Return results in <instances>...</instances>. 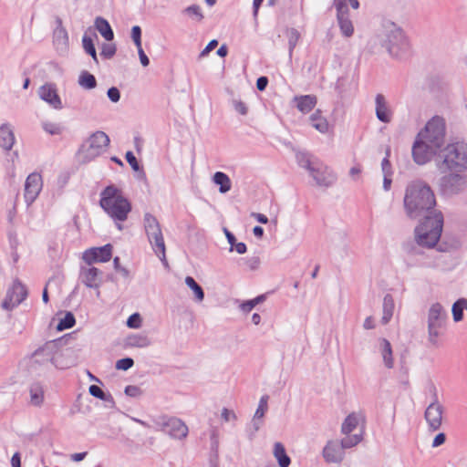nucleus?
Instances as JSON below:
<instances>
[{
	"label": "nucleus",
	"instance_id": "nucleus-17",
	"mask_svg": "<svg viewBox=\"0 0 467 467\" xmlns=\"http://www.w3.org/2000/svg\"><path fill=\"white\" fill-rule=\"evenodd\" d=\"M43 186L42 177L39 173L29 174L25 183V200L27 205L32 204L37 198Z\"/></svg>",
	"mask_w": 467,
	"mask_h": 467
},
{
	"label": "nucleus",
	"instance_id": "nucleus-59",
	"mask_svg": "<svg viewBox=\"0 0 467 467\" xmlns=\"http://www.w3.org/2000/svg\"><path fill=\"white\" fill-rule=\"evenodd\" d=\"M246 265L251 270H255L260 265V258L258 256H254L246 260Z\"/></svg>",
	"mask_w": 467,
	"mask_h": 467
},
{
	"label": "nucleus",
	"instance_id": "nucleus-7",
	"mask_svg": "<svg viewBox=\"0 0 467 467\" xmlns=\"http://www.w3.org/2000/svg\"><path fill=\"white\" fill-rule=\"evenodd\" d=\"M143 224L148 240L157 256L167 265L165 243L159 221L150 213H146Z\"/></svg>",
	"mask_w": 467,
	"mask_h": 467
},
{
	"label": "nucleus",
	"instance_id": "nucleus-5",
	"mask_svg": "<svg viewBox=\"0 0 467 467\" xmlns=\"http://www.w3.org/2000/svg\"><path fill=\"white\" fill-rule=\"evenodd\" d=\"M379 44L395 58H406L410 54V44L403 30L391 21H385L378 34Z\"/></svg>",
	"mask_w": 467,
	"mask_h": 467
},
{
	"label": "nucleus",
	"instance_id": "nucleus-31",
	"mask_svg": "<svg viewBox=\"0 0 467 467\" xmlns=\"http://www.w3.org/2000/svg\"><path fill=\"white\" fill-rule=\"evenodd\" d=\"M95 27L107 41L113 39L114 33L109 22L103 17L99 16L95 19Z\"/></svg>",
	"mask_w": 467,
	"mask_h": 467
},
{
	"label": "nucleus",
	"instance_id": "nucleus-8",
	"mask_svg": "<svg viewBox=\"0 0 467 467\" xmlns=\"http://www.w3.org/2000/svg\"><path fill=\"white\" fill-rule=\"evenodd\" d=\"M442 163L451 171H467V146L462 143L447 145L441 151Z\"/></svg>",
	"mask_w": 467,
	"mask_h": 467
},
{
	"label": "nucleus",
	"instance_id": "nucleus-39",
	"mask_svg": "<svg viewBox=\"0 0 467 467\" xmlns=\"http://www.w3.org/2000/svg\"><path fill=\"white\" fill-rule=\"evenodd\" d=\"M286 36L288 39V54L291 58L300 38V33L296 28H289L286 30Z\"/></svg>",
	"mask_w": 467,
	"mask_h": 467
},
{
	"label": "nucleus",
	"instance_id": "nucleus-56",
	"mask_svg": "<svg viewBox=\"0 0 467 467\" xmlns=\"http://www.w3.org/2000/svg\"><path fill=\"white\" fill-rule=\"evenodd\" d=\"M234 109L239 112L241 115H246L248 109L244 102L241 100H234L233 101Z\"/></svg>",
	"mask_w": 467,
	"mask_h": 467
},
{
	"label": "nucleus",
	"instance_id": "nucleus-45",
	"mask_svg": "<svg viewBox=\"0 0 467 467\" xmlns=\"http://www.w3.org/2000/svg\"><path fill=\"white\" fill-rule=\"evenodd\" d=\"M183 13L196 19L197 21H201L203 18V16L201 11V7L197 5H192L188 6L183 10Z\"/></svg>",
	"mask_w": 467,
	"mask_h": 467
},
{
	"label": "nucleus",
	"instance_id": "nucleus-4",
	"mask_svg": "<svg viewBox=\"0 0 467 467\" xmlns=\"http://www.w3.org/2000/svg\"><path fill=\"white\" fill-rule=\"evenodd\" d=\"M99 204L121 231L123 229L121 223L128 219L131 211V203L124 197L122 192L114 185L106 187L100 193Z\"/></svg>",
	"mask_w": 467,
	"mask_h": 467
},
{
	"label": "nucleus",
	"instance_id": "nucleus-43",
	"mask_svg": "<svg viewBox=\"0 0 467 467\" xmlns=\"http://www.w3.org/2000/svg\"><path fill=\"white\" fill-rule=\"evenodd\" d=\"M75 317L72 313L67 312L57 326L58 331L71 328L75 325Z\"/></svg>",
	"mask_w": 467,
	"mask_h": 467
},
{
	"label": "nucleus",
	"instance_id": "nucleus-36",
	"mask_svg": "<svg viewBox=\"0 0 467 467\" xmlns=\"http://www.w3.org/2000/svg\"><path fill=\"white\" fill-rule=\"evenodd\" d=\"M30 403L34 406H41L44 401V390L40 384L36 383L30 387Z\"/></svg>",
	"mask_w": 467,
	"mask_h": 467
},
{
	"label": "nucleus",
	"instance_id": "nucleus-44",
	"mask_svg": "<svg viewBox=\"0 0 467 467\" xmlns=\"http://www.w3.org/2000/svg\"><path fill=\"white\" fill-rule=\"evenodd\" d=\"M88 391H89L90 395H92L95 398L114 403L113 398L111 397V395H109V394L106 395L104 393V391L97 385H91L88 389Z\"/></svg>",
	"mask_w": 467,
	"mask_h": 467
},
{
	"label": "nucleus",
	"instance_id": "nucleus-42",
	"mask_svg": "<svg viewBox=\"0 0 467 467\" xmlns=\"http://www.w3.org/2000/svg\"><path fill=\"white\" fill-rule=\"evenodd\" d=\"M348 2L354 9H358L359 6V3L358 0H334L337 14L340 12H348Z\"/></svg>",
	"mask_w": 467,
	"mask_h": 467
},
{
	"label": "nucleus",
	"instance_id": "nucleus-26",
	"mask_svg": "<svg viewBox=\"0 0 467 467\" xmlns=\"http://www.w3.org/2000/svg\"><path fill=\"white\" fill-rule=\"evenodd\" d=\"M379 350L383 358L384 365L388 368H392L394 360L392 357V348L389 341L386 338L379 339Z\"/></svg>",
	"mask_w": 467,
	"mask_h": 467
},
{
	"label": "nucleus",
	"instance_id": "nucleus-27",
	"mask_svg": "<svg viewBox=\"0 0 467 467\" xmlns=\"http://www.w3.org/2000/svg\"><path fill=\"white\" fill-rule=\"evenodd\" d=\"M268 399L269 397L267 395H264L259 400L258 408L256 409L253 418V425L255 431L259 430L262 423L261 420L268 410Z\"/></svg>",
	"mask_w": 467,
	"mask_h": 467
},
{
	"label": "nucleus",
	"instance_id": "nucleus-3",
	"mask_svg": "<svg viewBox=\"0 0 467 467\" xmlns=\"http://www.w3.org/2000/svg\"><path fill=\"white\" fill-rule=\"evenodd\" d=\"M62 343V338L50 340L36 349L29 358V371L33 374H40L51 367L57 368L69 367V363L60 360L64 355L61 349Z\"/></svg>",
	"mask_w": 467,
	"mask_h": 467
},
{
	"label": "nucleus",
	"instance_id": "nucleus-47",
	"mask_svg": "<svg viewBox=\"0 0 467 467\" xmlns=\"http://www.w3.org/2000/svg\"><path fill=\"white\" fill-rule=\"evenodd\" d=\"M43 129L46 132L51 135H58L63 130V128L59 124L53 122H44Z\"/></svg>",
	"mask_w": 467,
	"mask_h": 467
},
{
	"label": "nucleus",
	"instance_id": "nucleus-14",
	"mask_svg": "<svg viewBox=\"0 0 467 467\" xmlns=\"http://www.w3.org/2000/svg\"><path fill=\"white\" fill-rule=\"evenodd\" d=\"M309 175L313 178L316 184L319 187H329L336 181L334 172L322 161L316 164L315 168L309 171Z\"/></svg>",
	"mask_w": 467,
	"mask_h": 467
},
{
	"label": "nucleus",
	"instance_id": "nucleus-30",
	"mask_svg": "<svg viewBox=\"0 0 467 467\" xmlns=\"http://www.w3.org/2000/svg\"><path fill=\"white\" fill-rule=\"evenodd\" d=\"M273 454L280 467L289 466L291 460L285 452V446L281 442L277 441L274 444Z\"/></svg>",
	"mask_w": 467,
	"mask_h": 467
},
{
	"label": "nucleus",
	"instance_id": "nucleus-54",
	"mask_svg": "<svg viewBox=\"0 0 467 467\" xmlns=\"http://www.w3.org/2000/svg\"><path fill=\"white\" fill-rule=\"evenodd\" d=\"M218 45V41L216 39L211 40L208 45L201 51L199 54V58H202L206 57L212 50H213Z\"/></svg>",
	"mask_w": 467,
	"mask_h": 467
},
{
	"label": "nucleus",
	"instance_id": "nucleus-6",
	"mask_svg": "<svg viewBox=\"0 0 467 467\" xmlns=\"http://www.w3.org/2000/svg\"><path fill=\"white\" fill-rule=\"evenodd\" d=\"M443 228V215L434 212L425 215L423 221L415 229V239L419 245L432 248L439 242Z\"/></svg>",
	"mask_w": 467,
	"mask_h": 467
},
{
	"label": "nucleus",
	"instance_id": "nucleus-51",
	"mask_svg": "<svg viewBox=\"0 0 467 467\" xmlns=\"http://www.w3.org/2000/svg\"><path fill=\"white\" fill-rule=\"evenodd\" d=\"M131 38L136 47L141 46V29L139 26H134L131 28Z\"/></svg>",
	"mask_w": 467,
	"mask_h": 467
},
{
	"label": "nucleus",
	"instance_id": "nucleus-61",
	"mask_svg": "<svg viewBox=\"0 0 467 467\" xmlns=\"http://www.w3.org/2000/svg\"><path fill=\"white\" fill-rule=\"evenodd\" d=\"M221 416L222 418L225 420V421H229L231 420H235L236 419V415L234 414V411H231L229 410L228 409L224 408L222 410V413H221Z\"/></svg>",
	"mask_w": 467,
	"mask_h": 467
},
{
	"label": "nucleus",
	"instance_id": "nucleus-10",
	"mask_svg": "<svg viewBox=\"0 0 467 467\" xmlns=\"http://www.w3.org/2000/svg\"><path fill=\"white\" fill-rule=\"evenodd\" d=\"M467 187V175L458 171L442 176L439 182V188L443 195L452 196L463 192Z\"/></svg>",
	"mask_w": 467,
	"mask_h": 467
},
{
	"label": "nucleus",
	"instance_id": "nucleus-15",
	"mask_svg": "<svg viewBox=\"0 0 467 467\" xmlns=\"http://www.w3.org/2000/svg\"><path fill=\"white\" fill-rule=\"evenodd\" d=\"M112 255V245L108 244L101 247H93L83 253L82 259L88 265L93 263H105L110 260Z\"/></svg>",
	"mask_w": 467,
	"mask_h": 467
},
{
	"label": "nucleus",
	"instance_id": "nucleus-53",
	"mask_svg": "<svg viewBox=\"0 0 467 467\" xmlns=\"http://www.w3.org/2000/svg\"><path fill=\"white\" fill-rule=\"evenodd\" d=\"M125 394L129 397L137 398L142 393L141 389L138 386L129 385L125 388Z\"/></svg>",
	"mask_w": 467,
	"mask_h": 467
},
{
	"label": "nucleus",
	"instance_id": "nucleus-49",
	"mask_svg": "<svg viewBox=\"0 0 467 467\" xmlns=\"http://www.w3.org/2000/svg\"><path fill=\"white\" fill-rule=\"evenodd\" d=\"M125 158L133 171H141V172L144 174L143 171L140 169V166L136 157L134 156V154L131 151H128L125 155Z\"/></svg>",
	"mask_w": 467,
	"mask_h": 467
},
{
	"label": "nucleus",
	"instance_id": "nucleus-64",
	"mask_svg": "<svg viewBox=\"0 0 467 467\" xmlns=\"http://www.w3.org/2000/svg\"><path fill=\"white\" fill-rule=\"evenodd\" d=\"M445 440H446L445 434L441 432L435 436V438L432 441V446L438 447V446L443 444L445 442Z\"/></svg>",
	"mask_w": 467,
	"mask_h": 467
},
{
	"label": "nucleus",
	"instance_id": "nucleus-12",
	"mask_svg": "<svg viewBox=\"0 0 467 467\" xmlns=\"http://www.w3.org/2000/svg\"><path fill=\"white\" fill-rule=\"evenodd\" d=\"M27 288L19 279H15L8 287L5 299L2 302V307L5 310H12L20 305L27 296Z\"/></svg>",
	"mask_w": 467,
	"mask_h": 467
},
{
	"label": "nucleus",
	"instance_id": "nucleus-32",
	"mask_svg": "<svg viewBox=\"0 0 467 467\" xmlns=\"http://www.w3.org/2000/svg\"><path fill=\"white\" fill-rule=\"evenodd\" d=\"M394 312V300L390 295H386L383 298V315L381 318V323L383 325L388 324Z\"/></svg>",
	"mask_w": 467,
	"mask_h": 467
},
{
	"label": "nucleus",
	"instance_id": "nucleus-2",
	"mask_svg": "<svg viewBox=\"0 0 467 467\" xmlns=\"http://www.w3.org/2000/svg\"><path fill=\"white\" fill-rule=\"evenodd\" d=\"M436 200L431 187L422 181H415L407 186L404 207L407 215L416 219L421 215H432Z\"/></svg>",
	"mask_w": 467,
	"mask_h": 467
},
{
	"label": "nucleus",
	"instance_id": "nucleus-23",
	"mask_svg": "<svg viewBox=\"0 0 467 467\" xmlns=\"http://www.w3.org/2000/svg\"><path fill=\"white\" fill-rule=\"evenodd\" d=\"M151 339L144 333L129 335L124 341L126 348H146L151 345Z\"/></svg>",
	"mask_w": 467,
	"mask_h": 467
},
{
	"label": "nucleus",
	"instance_id": "nucleus-57",
	"mask_svg": "<svg viewBox=\"0 0 467 467\" xmlns=\"http://www.w3.org/2000/svg\"><path fill=\"white\" fill-rule=\"evenodd\" d=\"M107 95L112 102H118L120 99L119 90L115 87L109 88Z\"/></svg>",
	"mask_w": 467,
	"mask_h": 467
},
{
	"label": "nucleus",
	"instance_id": "nucleus-28",
	"mask_svg": "<svg viewBox=\"0 0 467 467\" xmlns=\"http://www.w3.org/2000/svg\"><path fill=\"white\" fill-rule=\"evenodd\" d=\"M311 126L321 133H327L329 124L319 109L316 110L310 117Z\"/></svg>",
	"mask_w": 467,
	"mask_h": 467
},
{
	"label": "nucleus",
	"instance_id": "nucleus-37",
	"mask_svg": "<svg viewBox=\"0 0 467 467\" xmlns=\"http://www.w3.org/2000/svg\"><path fill=\"white\" fill-rule=\"evenodd\" d=\"M359 418L358 415L356 413H350L348 415V417L345 419L344 422L341 426V431L345 434H350L358 425Z\"/></svg>",
	"mask_w": 467,
	"mask_h": 467
},
{
	"label": "nucleus",
	"instance_id": "nucleus-60",
	"mask_svg": "<svg viewBox=\"0 0 467 467\" xmlns=\"http://www.w3.org/2000/svg\"><path fill=\"white\" fill-rule=\"evenodd\" d=\"M255 306L253 300L244 301L240 305V309L244 313H249L252 311V309Z\"/></svg>",
	"mask_w": 467,
	"mask_h": 467
},
{
	"label": "nucleus",
	"instance_id": "nucleus-35",
	"mask_svg": "<svg viewBox=\"0 0 467 467\" xmlns=\"http://www.w3.org/2000/svg\"><path fill=\"white\" fill-rule=\"evenodd\" d=\"M186 285L193 292L194 301L201 303L204 299V292L202 286L192 276L185 277Z\"/></svg>",
	"mask_w": 467,
	"mask_h": 467
},
{
	"label": "nucleus",
	"instance_id": "nucleus-11",
	"mask_svg": "<svg viewBox=\"0 0 467 467\" xmlns=\"http://www.w3.org/2000/svg\"><path fill=\"white\" fill-rule=\"evenodd\" d=\"M109 143V136L103 131H96L82 145L80 151L90 161L101 154Z\"/></svg>",
	"mask_w": 467,
	"mask_h": 467
},
{
	"label": "nucleus",
	"instance_id": "nucleus-63",
	"mask_svg": "<svg viewBox=\"0 0 467 467\" xmlns=\"http://www.w3.org/2000/svg\"><path fill=\"white\" fill-rule=\"evenodd\" d=\"M224 231V234H225V236L227 238V241L228 243L230 244L231 245V248H230V251H233L234 250V245L236 244V238L235 236L230 232L228 231L226 228L223 229Z\"/></svg>",
	"mask_w": 467,
	"mask_h": 467
},
{
	"label": "nucleus",
	"instance_id": "nucleus-13",
	"mask_svg": "<svg viewBox=\"0 0 467 467\" xmlns=\"http://www.w3.org/2000/svg\"><path fill=\"white\" fill-rule=\"evenodd\" d=\"M161 431L172 439L182 440L188 435L187 425L180 419L171 417L160 423Z\"/></svg>",
	"mask_w": 467,
	"mask_h": 467
},
{
	"label": "nucleus",
	"instance_id": "nucleus-40",
	"mask_svg": "<svg viewBox=\"0 0 467 467\" xmlns=\"http://www.w3.org/2000/svg\"><path fill=\"white\" fill-rule=\"evenodd\" d=\"M363 439V432L361 431L359 434H348L345 438L341 440L340 444L344 449H349L357 444H358Z\"/></svg>",
	"mask_w": 467,
	"mask_h": 467
},
{
	"label": "nucleus",
	"instance_id": "nucleus-29",
	"mask_svg": "<svg viewBox=\"0 0 467 467\" xmlns=\"http://www.w3.org/2000/svg\"><path fill=\"white\" fill-rule=\"evenodd\" d=\"M296 108L302 113H308L317 104V98L312 95L296 97Z\"/></svg>",
	"mask_w": 467,
	"mask_h": 467
},
{
	"label": "nucleus",
	"instance_id": "nucleus-33",
	"mask_svg": "<svg viewBox=\"0 0 467 467\" xmlns=\"http://www.w3.org/2000/svg\"><path fill=\"white\" fill-rule=\"evenodd\" d=\"M296 161L299 166L306 169L308 172L312 171V168H315L316 164L319 163L320 161L317 159H313L306 152H297Z\"/></svg>",
	"mask_w": 467,
	"mask_h": 467
},
{
	"label": "nucleus",
	"instance_id": "nucleus-1",
	"mask_svg": "<svg viewBox=\"0 0 467 467\" xmlns=\"http://www.w3.org/2000/svg\"><path fill=\"white\" fill-rule=\"evenodd\" d=\"M446 123L443 118L434 116L421 130L412 146V157L419 165L429 162L444 145Z\"/></svg>",
	"mask_w": 467,
	"mask_h": 467
},
{
	"label": "nucleus",
	"instance_id": "nucleus-24",
	"mask_svg": "<svg viewBox=\"0 0 467 467\" xmlns=\"http://www.w3.org/2000/svg\"><path fill=\"white\" fill-rule=\"evenodd\" d=\"M15 143V135L7 124H3L0 127V146L5 150H9L12 149L13 145Z\"/></svg>",
	"mask_w": 467,
	"mask_h": 467
},
{
	"label": "nucleus",
	"instance_id": "nucleus-41",
	"mask_svg": "<svg viewBox=\"0 0 467 467\" xmlns=\"http://www.w3.org/2000/svg\"><path fill=\"white\" fill-rule=\"evenodd\" d=\"M82 45H83L84 50L88 55H90L91 57L93 58V60L98 64L99 60H98L97 52H96V48L93 44L92 38L87 35H84V36L82 38Z\"/></svg>",
	"mask_w": 467,
	"mask_h": 467
},
{
	"label": "nucleus",
	"instance_id": "nucleus-9",
	"mask_svg": "<svg viewBox=\"0 0 467 467\" xmlns=\"http://www.w3.org/2000/svg\"><path fill=\"white\" fill-rule=\"evenodd\" d=\"M447 313L440 303L432 304L428 311V341L433 347H438V339L442 335L446 325Z\"/></svg>",
	"mask_w": 467,
	"mask_h": 467
},
{
	"label": "nucleus",
	"instance_id": "nucleus-50",
	"mask_svg": "<svg viewBox=\"0 0 467 467\" xmlns=\"http://www.w3.org/2000/svg\"><path fill=\"white\" fill-rule=\"evenodd\" d=\"M134 364V361L131 358H124L121 359H119L116 362V368L120 370H128Z\"/></svg>",
	"mask_w": 467,
	"mask_h": 467
},
{
	"label": "nucleus",
	"instance_id": "nucleus-25",
	"mask_svg": "<svg viewBox=\"0 0 467 467\" xmlns=\"http://www.w3.org/2000/svg\"><path fill=\"white\" fill-rule=\"evenodd\" d=\"M337 19L342 35L346 37L351 36L354 33V26L349 19L348 12L337 13Z\"/></svg>",
	"mask_w": 467,
	"mask_h": 467
},
{
	"label": "nucleus",
	"instance_id": "nucleus-21",
	"mask_svg": "<svg viewBox=\"0 0 467 467\" xmlns=\"http://www.w3.org/2000/svg\"><path fill=\"white\" fill-rule=\"evenodd\" d=\"M323 456L327 462H339L344 456V448L334 441H329L323 450Z\"/></svg>",
	"mask_w": 467,
	"mask_h": 467
},
{
	"label": "nucleus",
	"instance_id": "nucleus-38",
	"mask_svg": "<svg viewBox=\"0 0 467 467\" xmlns=\"http://www.w3.org/2000/svg\"><path fill=\"white\" fill-rule=\"evenodd\" d=\"M78 84L86 89H92L97 86L95 77L88 71H83L78 78Z\"/></svg>",
	"mask_w": 467,
	"mask_h": 467
},
{
	"label": "nucleus",
	"instance_id": "nucleus-34",
	"mask_svg": "<svg viewBox=\"0 0 467 467\" xmlns=\"http://www.w3.org/2000/svg\"><path fill=\"white\" fill-rule=\"evenodd\" d=\"M213 181L215 184L220 186L219 191L221 193H225L231 190V180L224 172H215Z\"/></svg>",
	"mask_w": 467,
	"mask_h": 467
},
{
	"label": "nucleus",
	"instance_id": "nucleus-58",
	"mask_svg": "<svg viewBox=\"0 0 467 467\" xmlns=\"http://www.w3.org/2000/svg\"><path fill=\"white\" fill-rule=\"evenodd\" d=\"M138 54H139V57H140V61L141 63V65L143 67H148L149 64H150V59L149 57H147V55L145 54V52L143 51L142 49V47H138Z\"/></svg>",
	"mask_w": 467,
	"mask_h": 467
},
{
	"label": "nucleus",
	"instance_id": "nucleus-55",
	"mask_svg": "<svg viewBox=\"0 0 467 467\" xmlns=\"http://www.w3.org/2000/svg\"><path fill=\"white\" fill-rule=\"evenodd\" d=\"M389 150L388 149L387 156L382 160V162H381V169H382L383 175L392 174L391 164L389 160Z\"/></svg>",
	"mask_w": 467,
	"mask_h": 467
},
{
	"label": "nucleus",
	"instance_id": "nucleus-20",
	"mask_svg": "<svg viewBox=\"0 0 467 467\" xmlns=\"http://www.w3.org/2000/svg\"><path fill=\"white\" fill-rule=\"evenodd\" d=\"M376 116L379 120L384 123L391 121L392 112L388 105L386 98L382 94H378L375 98Z\"/></svg>",
	"mask_w": 467,
	"mask_h": 467
},
{
	"label": "nucleus",
	"instance_id": "nucleus-62",
	"mask_svg": "<svg viewBox=\"0 0 467 467\" xmlns=\"http://www.w3.org/2000/svg\"><path fill=\"white\" fill-rule=\"evenodd\" d=\"M268 84V78L266 77H260L256 81V88L258 90L263 91L265 89Z\"/></svg>",
	"mask_w": 467,
	"mask_h": 467
},
{
	"label": "nucleus",
	"instance_id": "nucleus-19",
	"mask_svg": "<svg viewBox=\"0 0 467 467\" xmlns=\"http://www.w3.org/2000/svg\"><path fill=\"white\" fill-rule=\"evenodd\" d=\"M38 95L41 99L48 103L54 109H61L63 108L55 84L46 83L41 86L38 89Z\"/></svg>",
	"mask_w": 467,
	"mask_h": 467
},
{
	"label": "nucleus",
	"instance_id": "nucleus-18",
	"mask_svg": "<svg viewBox=\"0 0 467 467\" xmlns=\"http://www.w3.org/2000/svg\"><path fill=\"white\" fill-rule=\"evenodd\" d=\"M79 277L81 282L88 288H99L102 283V272L91 265L82 266Z\"/></svg>",
	"mask_w": 467,
	"mask_h": 467
},
{
	"label": "nucleus",
	"instance_id": "nucleus-46",
	"mask_svg": "<svg viewBox=\"0 0 467 467\" xmlns=\"http://www.w3.org/2000/svg\"><path fill=\"white\" fill-rule=\"evenodd\" d=\"M451 311L455 322L461 321L462 319L463 303L462 299L453 304Z\"/></svg>",
	"mask_w": 467,
	"mask_h": 467
},
{
	"label": "nucleus",
	"instance_id": "nucleus-48",
	"mask_svg": "<svg viewBox=\"0 0 467 467\" xmlns=\"http://www.w3.org/2000/svg\"><path fill=\"white\" fill-rule=\"evenodd\" d=\"M127 326L130 328H140L141 327V317L139 313H134L127 320Z\"/></svg>",
	"mask_w": 467,
	"mask_h": 467
},
{
	"label": "nucleus",
	"instance_id": "nucleus-52",
	"mask_svg": "<svg viewBox=\"0 0 467 467\" xmlns=\"http://www.w3.org/2000/svg\"><path fill=\"white\" fill-rule=\"evenodd\" d=\"M116 53V47L112 44H104L102 46L101 56L106 58L112 57Z\"/></svg>",
	"mask_w": 467,
	"mask_h": 467
},
{
	"label": "nucleus",
	"instance_id": "nucleus-16",
	"mask_svg": "<svg viewBox=\"0 0 467 467\" xmlns=\"http://www.w3.org/2000/svg\"><path fill=\"white\" fill-rule=\"evenodd\" d=\"M443 406L435 400L425 410L424 418L429 429L432 431L440 430L442 423Z\"/></svg>",
	"mask_w": 467,
	"mask_h": 467
},
{
	"label": "nucleus",
	"instance_id": "nucleus-22",
	"mask_svg": "<svg viewBox=\"0 0 467 467\" xmlns=\"http://www.w3.org/2000/svg\"><path fill=\"white\" fill-rule=\"evenodd\" d=\"M57 26L54 31V44L57 51L64 53L68 48V35L62 26L61 19H57Z\"/></svg>",
	"mask_w": 467,
	"mask_h": 467
}]
</instances>
